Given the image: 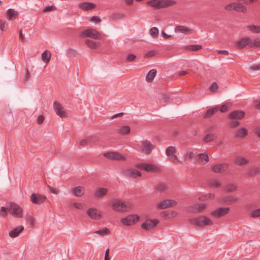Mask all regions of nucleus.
<instances>
[{
  "mask_svg": "<svg viewBox=\"0 0 260 260\" xmlns=\"http://www.w3.org/2000/svg\"><path fill=\"white\" fill-rule=\"evenodd\" d=\"M81 36L83 37H89L93 39L100 40L102 38L101 34L92 28L87 29L82 31Z\"/></svg>",
  "mask_w": 260,
  "mask_h": 260,
  "instance_id": "423d86ee",
  "label": "nucleus"
},
{
  "mask_svg": "<svg viewBox=\"0 0 260 260\" xmlns=\"http://www.w3.org/2000/svg\"><path fill=\"white\" fill-rule=\"evenodd\" d=\"M86 45L92 49H96L100 46V43L99 42H95L93 40L86 39L85 40Z\"/></svg>",
  "mask_w": 260,
  "mask_h": 260,
  "instance_id": "c85d7f7f",
  "label": "nucleus"
},
{
  "mask_svg": "<svg viewBox=\"0 0 260 260\" xmlns=\"http://www.w3.org/2000/svg\"><path fill=\"white\" fill-rule=\"evenodd\" d=\"M136 58V55H135L134 54H128L127 56H126V58H125V60L127 61H132L133 60H134Z\"/></svg>",
  "mask_w": 260,
  "mask_h": 260,
  "instance_id": "052dcab7",
  "label": "nucleus"
},
{
  "mask_svg": "<svg viewBox=\"0 0 260 260\" xmlns=\"http://www.w3.org/2000/svg\"><path fill=\"white\" fill-rule=\"evenodd\" d=\"M206 207L205 204H197L192 206L191 208V211L194 212H201L204 211Z\"/></svg>",
  "mask_w": 260,
  "mask_h": 260,
  "instance_id": "bb28decb",
  "label": "nucleus"
},
{
  "mask_svg": "<svg viewBox=\"0 0 260 260\" xmlns=\"http://www.w3.org/2000/svg\"><path fill=\"white\" fill-rule=\"evenodd\" d=\"M73 206L78 209H83V206L81 203H75L73 204Z\"/></svg>",
  "mask_w": 260,
  "mask_h": 260,
  "instance_id": "774afa93",
  "label": "nucleus"
},
{
  "mask_svg": "<svg viewBox=\"0 0 260 260\" xmlns=\"http://www.w3.org/2000/svg\"><path fill=\"white\" fill-rule=\"evenodd\" d=\"M130 132V128L128 126H123L119 129V133L122 135H127Z\"/></svg>",
  "mask_w": 260,
  "mask_h": 260,
  "instance_id": "8fccbe9b",
  "label": "nucleus"
},
{
  "mask_svg": "<svg viewBox=\"0 0 260 260\" xmlns=\"http://www.w3.org/2000/svg\"><path fill=\"white\" fill-rule=\"evenodd\" d=\"M248 162V160L244 157H239L236 159V163L240 166L244 165Z\"/></svg>",
  "mask_w": 260,
  "mask_h": 260,
  "instance_id": "de8ad7c7",
  "label": "nucleus"
},
{
  "mask_svg": "<svg viewBox=\"0 0 260 260\" xmlns=\"http://www.w3.org/2000/svg\"><path fill=\"white\" fill-rule=\"evenodd\" d=\"M85 188L83 186H78L72 189L71 192L76 197H82L85 193Z\"/></svg>",
  "mask_w": 260,
  "mask_h": 260,
  "instance_id": "4be33fe9",
  "label": "nucleus"
},
{
  "mask_svg": "<svg viewBox=\"0 0 260 260\" xmlns=\"http://www.w3.org/2000/svg\"><path fill=\"white\" fill-rule=\"evenodd\" d=\"M247 28L253 33L260 32V26L256 25H248Z\"/></svg>",
  "mask_w": 260,
  "mask_h": 260,
  "instance_id": "09e8293b",
  "label": "nucleus"
},
{
  "mask_svg": "<svg viewBox=\"0 0 260 260\" xmlns=\"http://www.w3.org/2000/svg\"><path fill=\"white\" fill-rule=\"evenodd\" d=\"M256 174H260V167H254L248 171L247 174L249 176H253Z\"/></svg>",
  "mask_w": 260,
  "mask_h": 260,
  "instance_id": "79ce46f5",
  "label": "nucleus"
},
{
  "mask_svg": "<svg viewBox=\"0 0 260 260\" xmlns=\"http://www.w3.org/2000/svg\"><path fill=\"white\" fill-rule=\"evenodd\" d=\"M176 152V149L174 146H169L166 149V154L168 156H170L172 155H174Z\"/></svg>",
  "mask_w": 260,
  "mask_h": 260,
  "instance_id": "c03bdc74",
  "label": "nucleus"
},
{
  "mask_svg": "<svg viewBox=\"0 0 260 260\" xmlns=\"http://www.w3.org/2000/svg\"><path fill=\"white\" fill-rule=\"evenodd\" d=\"M25 219L26 222L30 224L31 226L34 225L35 219L31 215L27 214Z\"/></svg>",
  "mask_w": 260,
  "mask_h": 260,
  "instance_id": "864d4df0",
  "label": "nucleus"
},
{
  "mask_svg": "<svg viewBox=\"0 0 260 260\" xmlns=\"http://www.w3.org/2000/svg\"><path fill=\"white\" fill-rule=\"evenodd\" d=\"M169 157L170 160L173 163L176 164L177 162H181L180 160L178 159V157L175 154L169 156Z\"/></svg>",
  "mask_w": 260,
  "mask_h": 260,
  "instance_id": "4d7b16f0",
  "label": "nucleus"
},
{
  "mask_svg": "<svg viewBox=\"0 0 260 260\" xmlns=\"http://www.w3.org/2000/svg\"><path fill=\"white\" fill-rule=\"evenodd\" d=\"M245 116V113L241 110H235L231 112L229 115V118L230 119H242Z\"/></svg>",
  "mask_w": 260,
  "mask_h": 260,
  "instance_id": "5701e85b",
  "label": "nucleus"
},
{
  "mask_svg": "<svg viewBox=\"0 0 260 260\" xmlns=\"http://www.w3.org/2000/svg\"><path fill=\"white\" fill-rule=\"evenodd\" d=\"M219 109L217 107H215V108H210V109H208L207 110V111L206 112V113H205V115L204 117L205 118H208V117H211V116L214 115L215 112L218 111L219 110Z\"/></svg>",
  "mask_w": 260,
  "mask_h": 260,
  "instance_id": "4c0bfd02",
  "label": "nucleus"
},
{
  "mask_svg": "<svg viewBox=\"0 0 260 260\" xmlns=\"http://www.w3.org/2000/svg\"><path fill=\"white\" fill-rule=\"evenodd\" d=\"M218 88V86L216 82H213L209 87V89L213 92H215Z\"/></svg>",
  "mask_w": 260,
  "mask_h": 260,
  "instance_id": "13d9d810",
  "label": "nucleus"
},
{
  "mask_svg": "<svg viewBox=\"0 0 260 260\" xmlns=\"http://www.w3.org/2000/svg\"><path fill=\"white\" fill-rule=\"evenodd\" d=\"M245 71L250 74H254L260 71V66H249L245 69Z\"/></svg>",
  "mask_w": 260,
  "mask_h": 260,
  "instance_id": "f704fd0d",
  "label": "nucleus"
},
{
  "mask_svg": "<svg viewBox=\"0 0 260 260\" xmlns=\"http://www.w3.org/2000/svg\"><path fill=\"white\" fill-rule=\"evenodd\" d=\"M94 233L101 236L107 235L110 233V231L108 228L105 227L101 230L95 231Z\"/></svg>",
  "mask_w": 260,
  "mask_h": 260,
  "instance_id": "58836bf2",
  "label": "nucleus"
},
{
  "mask_svg": "<svg viewBox=\"0 0 260 260\" xmlns=\"http://www.w3.org/2000/svg\"><path fill=\"white\" fill-rule=\"evenodd\" d=\"M232 105L231 103H228L223 105L220 109L221 112L224 113L227 112L231 108Z\"/></svg>",
  "mask_w": 260,
  "mask_h": 260,
  "instance_id": "a18cd8bd",
  "label": "nucleus"
},
{
  "mask_svg": "<svg viewBox=\"0 0 260 260\" xmlns=\"http://www.w3.org/2000/svg\"><path fill=\"white\" fill-rule=\"evenodd\" d=\"M123 175L129 178H137L141 176L140 171L135 169H127L122 171Z\"/></svg>",
  "mask_w": 260,
  "mask_h": 260,
  "instance_id": "1a4fd4ad",
  "label": "nucleus"
},
{
  "mask_svg": "<svg viewBox=\"0 0 260 260\" xmlns=\"http://www.w3.org/2000/svg\"><path fill=\"white\" fill-rule=\"evenodd\" d=\"M168 189V186L167 185L164 183H159L155 187V189L159 192H164L165 191H166V190H167Z\"/></svg>",
  "mask_w": 260,
  "mask_h": 260,
  "instance_id": "c9c22d12",
  "label": "nucleus"
},
{
  "mask_svg": "<svg viewBox=\"0 0 260 260\" xmlns=\"http://www.w3.org/2000/svg\"><path fill=\"white\" fill-rule=\"evenodd\" d=\"M104 155L106 157L113 160H124L125 159L124 156L117 152H107L104 153Z\"/></svg>",
  "mask_w": 260,
  "mask_h": 260,
  "instance_id": "ddd939ff",
  "label": "nucleus"
},
{
  "mask_svg": "<svg viewBox=\"0 0 260 260\" xmlns=\"http://www.w3.org/2000/svg\"><path fill=\"white\" fill-rule=\"evenodd\" d=\"M113 209L116 211L124 212L129 211L134 207L132 203L123 202L119 201H115L112 204Z\"/></svg>",
  "mask_w": 260,
  "mask_h": 260,
  "instance_id": "f257e3e1",
  "label": "nucleus"
},
{
  "mask_svg": "<svg viewBox=\"0 0 260 260\" xmlns=\"http://www.w3.org/2000/svg\"><path fill=\"white\" fill-rule=\"evenodd\" d=\"M238 48L242 49L247 46L251 47V39L249 37H244L238 40L236 43Z\"/></svg>",
  "mask_w": 260,
  "mask_h": 260,
  "instance_id": "4468645a",
  "label": "nucleus"
},
{
  "mask_svg": "<svg viewBox=\"0 0 260 260\" xmlns=\"http://www.w3.org/2000/svg\"><path fill=\"white\" fill-rule=\"evenodd\" d=\"M237 186L234 184H229L224 187V190L228 192H232L236 191Z\"/></svg>",
  "mask_w": 260,
  "mask_h": 260,
  "instance_id": "72a5a7b5",
  "label": "nucleus"
},
{
  "mask_svg": "<svg viewBox=\"0 0 260 260\" xmlns=\"http://www.w3.org/2000/svg\"><path fill=\"white\" fill-rule=\"evenodd\" d=\"M157 71L155 69L151 70L146 75V80L147 82H150L153 81L154 78L156 75Z\"/></svg>",
  "mask_w": 260,
  "mask_h": 260,
  "instance_id": "7c9ffc66",
  "label": "nucleus"
},
{
  "mask_svg": "<svg viewBox=\"0 0 260 260\" xmlns=\"http://www.w3.org/2000/svg\"><path fill=\"white\" fill-rule=\"evenodd\" d=\"M174 31L176 33L189 34L191 32V29L189 27L183 25H177L174 28Z\"/></svg>",
  "mask_w": 260,
  "mask_h": 260,
  "instance_id": "412c9836",
  "label": "nucleus"
},
{
  "mask_svg": "<svg viewBox=\"0 0 260 260\" xmlns=\"http://www.w3.org/2000/svg\"><path fill=\"white\" fill-rule=\"evenodd\" d=\"M156 54V51L154 50H152L147 52L145 56L146 57H150L154 56Z\"/></svg>",
  "mask_w": 260,
  "mask_h": 260,
  "instance_id": "bf43d9fd",
  "label": "nucleus"
},
{
  "mask_svg": "<svg viewBox=\"0 0 260 260\" xmlns=\"http://www.w3.org/2000/svg\"><path fill=\"white\" fill-rule=\"evenodd\" d=\"M99 141V138L95 135L87 137L85 139L81 140L80 145L82 147H84L88 145H92L95 143Z\"/></svg>",
  "mask_w": 260,
  "mask_h": 260,
  "instance_id": "6e6552de",
  "label": "nucleus"
},
{
  "mask_svg": "<svg viewBox=\"0 0 260 260\" xmlns=\"http://www.w3.org/2000/svg\"><path fill=\"white\" fill-rule=\"evenodd\" d=\"M87 214L92 219L99 220L101 217V213L97 209L91 208L87 211Z\"/></svg>",
  "mask_w": 260,
  "mask_h": 260,
  "instance_id": "a211bd4d",
  "label": "nucleus"
},
{
  "mask_svg": "<svg viewBox=\"0 0 260 260\" xmlns=\"http://www.w3.org/2000/svg\"><path fill=\"white\" fill-rule=\"evenodd\" d=\"M34 68V66H30V68H27L26 69V74L25 75L24 77L23 78V80L24 82H27L29 79L30 77V72H32Z\"/></svg>",
  "mask_w": 260,
  "mask_h": 260,
  "instance_id": "a19ab883",
  "label": "nucleus"
},
{
  "mask_svg": "<svg viewBox=\"0 0 260 260\" xmlns=\"http://www.w3.org/2000/svg\"><path fill=\"white\" fill-rule=\"evenodd\" d=\"M210 185L215 188H218L221 186L220 183L218 182L215 180H213L210 181Z\"/></svg>",
  "mask_w": 260,
  "mask_h": 260,
  "instance_id": "680f3d73",
  "label": "nucleus"
},
{
  "mask_svg": "<svg viewBox=\"0 0 260 260\" xmlns=\"http://www.w3.org/2000/svg\"><path fill=\"white\" fill-rule=\"evenodd\" d=\"M159 221L157 219H149L147 220L145 222L142 224L141 228L143 229L149 230L156 226Z\"/></svg>",
  "mask_w": 260,
  "mask_h": 260,
  "instance_id": "2eb2a0df",
  "label": "nucleus"
},
{
  "mask_svg": "<svg viewBox=\"0 0 260 260\" xmlns=\"http://www.w3.org/2000/svg\"><path fill=\"white\" fill-rule=\"evenodd\" d=\"M194 154L192 152H187L184 154L185 158L191 159L193 157Z\"/></svg>",
  "mask_w": 260,
  "mask_h": 260,
  "instance_id": "69168bd1",
  "label": "nucleus"
},
{
  "mask_svg": "<svg viewBox=\"0 0 260 260\" xmlns=\"http://www.w3.org/2000/svg\"><path fill=\"white\" fill-rule=\"evenodd\" d=\"M250 217L256 218L260 217V208L253 210L250 213Z\"/></svg>",
  "mask_w": 260,
  "mask_h": 260,
  "instance_id": "5fc2aeb1",
  "label": "nucleus"
},
{
  "mask_svg": "<svg viewBox=\"0 0 260 260\" xmlns=\"http://www.w3.org/2000/svg\"><path fill=\"white\" fill-rule=\"evenodd\" d=\"M142 149L143 152L146 154H149L151 153L152 150L154 148L155 146L150 141L148 140H143L141 141Z\"/></svg>",
  "mask_w": 260,
  "mask_h": 260,
  "instance_id": "9d476101",
  "label": "nucleus"
},
{
  "mask_svg": "<svg viewBox=\"0 0 260 260\" xmlns=\"http://www.w3.org/2000/svg\"><path fill=\"white\" fill-rule=\"evenodd\" d=\"M139 217L137 215L132 214L121 219V221L125 225L129 226L138 222Z\"/></svg>",
  "mask_w": 260,
  "mask_h": 260,
  "instance_id": "0eeeda50",
  "label": "nucleus"
},
{
  "mask_svg": "<svg viewBox=\"0 0 260 260\" xmlns=\"http://www.w3.org/2000/svg\"><path fill=\"white\" fill-rule=\"evenodd\" d=\"M24 228L22 225L17 226L9 232L10 237L14 238L19 236V234L23 231Z\"/></svg>",
  "mask_w": 260,
  "mask_h": 260,
  "instance_id": "b1692460",
  "label": "nucleus"
},
{
  "mask_svg": "<svg viewBox=\"0 0 260 260\" xmlns=\"http://www.w3.org/2000/svg\"><path fill=\"white\" fill-rule=\"evenodd\" d=\"M137 167L147 172L153 173H159L160 172V169L158 166L152 164H140L137 165Z\"/></svg>",
  "mask_w": 260,
  "mask_h": 260,
  "instance_id": "39448f33",
  "label": "nucleus"
},
{
  "mask_svg": "<svg viewBox=\"0 0 260 260\" xmlns=\"http://www.w3.org/2000/svg\"><path fill=\"white\" fill-rule=\"evenodd\" d=\"M238 200V198L233 196H228L223 197L220 200V202L222 203L230 204L235 203Z\"/></svg>",
  "mask_w": 260,
  "mask_h": 260,
  "instance_id": "393cba45",
  "label": "nucleus"
},
{
  "mask_svg": "<svg viewBox=\"0 0 260 260\" xmlns=\"http://www.w3.org/2000/svg\"><path fill=\"white\" fill-rule=\"evenodd\" d=\"M176 3L174 0H161V9L171 7Z\"/></svg>",
  "mask_w": 260,
  "mask_h": 260,
  "instance_id": "2f4dec72",
  "label": "nucleus"
},
{
  "mask_svg": "<svg viewBox=\"0 0 260 260\" xmlns=\"http://www.w3.org/2000/svg\"><path fill=\"white\" fill-rule=\"evenodd\" d=\"M146 4L155 9H161V0H150Z\"/></svg>",
  "mask_w": 260,
  "mask_h": 260,
  "instance_id": "a878e982",
  "label": "nucleus"
},
{
  "mask_svg": "<svg viewBox=\"0 0 260 260\" xmlns=\"http://www.w3.org/2000/svg\"><path fill=\"white\" fill-rule=\"evenodd\" d=\"M200 160L204 164L207 163L209 161V157L207 154L201 153L199 155Z\"/></svg>",
  "mask_w": 260,
  "mask_h": 260,
  "instance_id": "49530a36",
  "label": "nucleus"
},
{
  "mask_svg": "<svg viewBox=\"0 0 260 260\" xmlns=\"http://www.w3.org/2000/svg\"><path fill=\"white\" fill-rule=\"evenodd\" d=\"M229 164L226 163L219 164L212 167V171L216 173H223L226 171Z\"/></svg>",
  "mask_w": 260,
  "mask_h": 260,
  "instance_id": "dca6fc26",
  "label": "nucleus"
},
{
  "mask_svg": "<svg viewBox=\"0 0 260 260\" xmlns=\"http://www.w3.org/2000/svg\"><path fill=\"white\" fill-rule=\"evenodd\" d=\"M217 138V136L215 134H209L205 136L204 139V141L206 142H210L215 140Z\"/></svg>",
  "mask_w": 260,
  "mask_h": 260,
  "instance_id": "e433bc0d",
  "label": "nucleus"
},
{
  "mask_svg": "<svg viewBox=\"0 0 260 260\" xmlns=\"http://www.w3.org/2000/svg\"><path fill=\"white\" fill-rule=\"evenodd\" d=\"M247 135V131L245 128L239 129L236 133V136L239 138H243Z\"/></svg>",
  "mask_w": 260,
  "mask_h": 260,
  "instance_id": "ea45409f",
  "label": "nucleus"
},
{
  "mask_svg": "<svg viewBox=\"0 0 260 260\" xmlns=\"http://www.w3.org/2000/svg\"><path fill=\"white\" fill-rule=\"evenodd\" d=\"M108 192V190L105 188H99L95 191L94 195L97 198H101L106 195Z\"/></svg>",
  "mask_w": 260,
  "mask_h": 260,
  "instance_id": "473e14b6",
  "label": "nucleus"
},
{
  "mask_svg": "<svg viewBox=\"0 0 260 260\" xmlns=\"http://www.w3.org/2000/svg\"><path fill=\"white\" fill-rule=\"evenodd\" d=\"M229 210V207H222L215 210L211 214L215 217H219L228 214Z\"/></svg>",
  "mask_w": 260,
  "mask_h": 260,
  "instance_id": "aec40b11",
  "label": "nucleus"
},
{
  "mask_svg": "<svg viewBox=\"0 0 260 260\" xmlns=\"http://www.w3.org/2000/svg\"><path fill=\"white\" fill-rule=\"evenodd\" d=\"M90 21L93 22L97 23L101 21L100 17L97 16H92L90 18Z\"/></svg>",
  "mask_w": 260,
  "mask_h": 260,
  "instance_id": "0e129e2a",
  "label": "nucleus"
},
{
  "mask_svg": "<svg viewBox=\"0 0 260 260\" xmlns=\"http://www.w3.org/2000/svg\"><path fill=\"white\" fill-rule=\"evenodd\" d=\"M51 57V53L49 50L44 51L41 56V58L44 62L48 63L50 60Z\"/></svg>",
  "mask_w": 260,
  "mask_h": 260,
  "instance_id": "c756f323",
  "label": "nucleus"
},
{
  "mask_svg": "<svg viewBox=\"0 0 260 260\" xmlns=\"http://www.w3.org/2000/svg\"><path fill=\"white\" fill-rule=\"evenodd\" d=\"M159 30L156 27H152L149 30V34L153 38H156L158 35Z\"/></svg>",
  "mask_w": 260,
  "mask_h": 260,
  "instance_id": "37998d69",
  "label": "nucleus"
},
{
  "mask_svg": "<svg viewBox=\"0 0 260 260\" xmlns=\"http://www.w3.org/2000/svg\"><path fill=\"white\" fill-rule=\"evenodd\" d=\"M177 204V202L172 200H165L157 205L158 209H164L167 208L174 207Z\"/></svg>",
  "mask_w": 260,
  "mask_h": 260,
  "instance_id": "9b49d317",
  "label": "nucleus"
},
{
  "mask_svg": "<svg viewBox=\"0 0 260 260\" xmlns=\"http://www.w3.org/2000/svg\"><path fill=\"white\" fill-rule=\"evenodd\" d=\"M18 13L13 9H9L7 11V18L9 20L15 19L18 16Z\"/></svg>",
  "mask_w": 260,
  "mask_h": 260,
  "instance_id": "cd10ccee",
  "label": "nucleus"
},
{
  "mask_svg": "<svg viewBox=\"0 0 260 260\" xmlns=\"http://www.w3.org/2000/svg\"><path fill=\"white\" fill-rule=\"evenodd\" d=\"M56 9V7L54 5L47 6L44 9V12H50Z\"/></svg>",
  "mask_w": 260,
  "mask_h": 260,
  "instance_id": "e2e57ef3",
  "label": "nucleus"
},
{
  "mask_svg": "<svg viewBox=\"0 0 260 260\" xmlns=\"http://www.w3.org/2000/svg\"><path fill=\"white\" fill-rule=\"evenodd\" d=\"M46 197L35 193H32L30 196V200L33 204L39 205L43 203L46 200Z\"/></svg>",
  "mask_w": 260,
  "mask_h": 260,
  "instance_id": "6ab92c4d",
  "label": "nucleus"
},
{
  "mask_svg": "<svg viewBox=\"0 0 260 260\" xmlns=\"http://www.w3.org/2000/svg\"><path fill=\"white\" fill-rule=\"evenodd\" d=\"M9 210L12 216L17 218H21L23 216V210L19 205L13 202L9 203Z\"/></svg>",
  "mask_w": 260,
  "mask_h": 260,
  "instance_id": "20e7f679",
  "label": "nucleus"
},
{
  "mask_svg": "<svg viewBox=\"0 0 260 260\" xmlns=\"http://www.w3.org/2000/svg\"><path fill=\"white\" fill-rule=\"evenodd\" d=\"M53 108L56 114L59 117H63L66 116L63 107L58 102H54Z\"/></svg>",
  "mask_w": 260,
  "mask_h": 260,
  "instance_id": "f8f14e48",
  "label": "nucleus"
},
{
  "mask_svg": "<svg viewBox=\"0 0 260 260\" xmlns=\"http://www.w3.org/2000/svg\"><path fill=\"white\" fill-rule=\"evenodd\" d=\"M96 6L95 4L91 2H82L78 5V8L84 11L94 9Z\"/></svg>",
  "mask_w": 260,
  "mask_h": 260,
  "instance_id": "f3484780",
  "label": "nucleus"
},
{
  "mask_svg": "<svg viewBox=\"0 0 260 260\" xmlns=\"http://www.w3.org/2000/svg\"><path fill=\"white\" fill-rule=\"evenodd\" d=\"M44 116L43 115H40L37 118V123L38 124H42L44 120Z\"/></svg>",
  "mask_w": 260,
  "mask_h": 260,
  "instance_id": "338daca9",
  "label": "nucleus"
},
{
  "mask_svg": "<svg viewBox=\"0 0 260 260\" xmlns=\"http://www.w3.org/2000/svg\"><path fill=\"white\" fill-rule=\"evenodd\" d=\"M260 47V39L257 38L255 40H251V47Z\"/></svg>",
  "mask_w": 260,
  "mask_h": 260,
  "instance_id": "603ef678",
  "label": "nucleus"
},
{
  "mask_svg": "<svg viewBox=\"0 0 260 260\" xmlns=\"http://www.w3.org/2000/svg\"><path fill=\"white\" fill-rule=\"evenodd\" d=\"M8 214V208L2 207L0 211V216L5 217Z\"/></svg>",
  "mask_w": 260,
  "mask_h": 260,
  "instance_id": "6e6d98bb",
  "label": "nucleus"
},
{
  "mask_svg": "<svg viewBox=\"0 0 260 260\" xmlns=\"http://www.w3.org/2000/svg\"><path fill=\"white\" fill-rule=\"evenodd\" d=\"M189 222L194 225L201 227L213 224V221L208 217L204 216L191 218L189 220Z\"/></svg>",
  "mask_w": 260,
  "mask_h": 260,
  "instance_id": "f03ea898",
  "label": "nucleus"
},
{
  "mask_svg": "<svg viewBox=\"0 0 260 260\" xmlns=\"http://www.w3.org/2000/svg\"><path fill=\"white\" fill-rule=\"evenodd\" d=\"M224 9L228 11H236L237 12L246 13L247 9L243 5L239 3L234 2L225 6Z\"/></svg>",
  "mask_w": 260,
  "mask_h": 260,
  "instance_id": "7ed1b4c3",
  "label": "nucleus"
},
{
  "mask_svg": "<svg viewBox=\"0 0 260 260\" xmlns=\"http://www.w3.org/2000/svg\"><path fill=\"white\" fill-rule=\"evenodd\" d=\"M202 48L200 45H191L186 47L188 50L191 51H197L200 50Z\"/></svg>",
  "mask_w": 260,
  "mask_h": 260,
  "instance_id": "3c124183",
  "label": "nucleus"
}]
</instances>
